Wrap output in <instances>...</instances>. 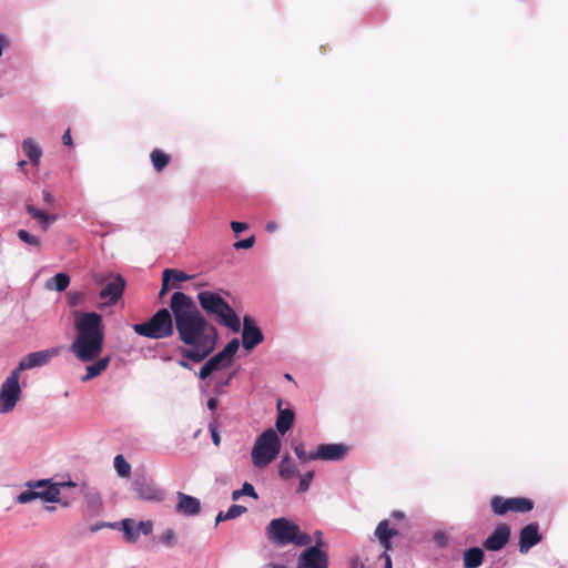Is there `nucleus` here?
<instances>
[{"instance_id":"28","label":"nucleus","mask_w":568,"mask_h":568,"mask_svg":"<svg viewBox=\"0 0 568 568\" xmlns=\"http://www.w3.org/2000/svg\"><path fill=\"white\" fill-rule=\"evenodd\" d=\"M51 283H53V288L58 292L64 291L70 284V277L65 273H58L48 282V287L52 288Z\"/></svg>"},{"instance_id":"2","label":"nucleus","mask_w":568,"mask_h":568,"mask_svg":"<svg viewBox=\"0 0 568 568\" xmlns=\"http://www.w3.org/2000/svg\"><path fill=\"white\" fill-rule=\"evenodd\" d=\"M77 336L70 349L83 363L94 361L103 349L104 331L102 316L95 312L75 313Z\"/></svg>"},{"instance_id":"38","label":"nucleus","mask_w":568,"mask_h":568,"mask_svg":"<svg viewBox=\"0 0 568 568\" xmlns=\"http://www.w3.org/2000/svg\"><path fill=\"white\" fill-rule=\"evenodd\" d=\"M139 535L143 534L145 536L150 535L153 530V523L151 520H142L136 524Z\"/></svg>"},{"instance_id":"52","label":"nucleus","mask_w":568,"mask_h":568,"mask_svg":"<svg viewBox=\"0 0 568 568\" xmlns=\"http://www.w3.org/2000/svg\"><path fill=\"white\" fill-rule=\"evenodd\" d=\"M217 404H219V400L216 398H210L207 400V407L211 409V410H214L216 407H217Z\"/></svg>"},{"instance_id":"48","label":"nucleus","mask_w":568,"mask_h":568,"mask_svg":"<svg viewBox=\"0 0 568 568\" xmlns=\"http://www.w3.org/2000/svg\"><path fill=\"white\" fill-rule=\"evenodd\" d=\"M170 287H172L170 282L162 281V287L160 290L159 297L162 298L165 295V293L169 291Z\"/></svg>"},{"instance_id":"39","label":"nucleus","mask_w":568,"mask_h":568,"mask_svg":"<svg viewBox=\"0 0 568 568\" xmlns=\"http://www.w3.org/2000/svg\"><path fill=\"white\" fill-rule=\"evenodd\" d=\"M209 363H211V365L215 368V369H219L221 367H226L229 366L230 364H226L225 359L223 358V356L217 353L215 354L214 356H212L210 359H209Z\"/></svg>"},{"instance_id":"23","label":"nucleus","mask_w":568,"mask_h":568,"mask_svg":"<svg viewBox=\"0 0 568 568\" xmlns=\"http://www.w3.org/2000/svg\"><path fill=\"white\" fill-rule=\"evenodd\" d=\"M27 212L36 220H38L42 224V229L45 231L48 229V224L54 222L57 220L55 215L48 214L32 204H27Z\"/></svg>"},{"instance_id":"11","label":"nucleus","mask_w":568,"mask_h":568,"mask_svg":"<svg viewBox=\"0 0 568 568\" xmlns=\"http://www.w3.org/2000/svg\"><path fill=\"white\" fill-rule=\"evenodd\" d=\"M264 339V335L262 331L256 326L254 320L245 315L243 317V329H242V345L243 347L251 352L258 344H261Z\"/></svg>"},{"instance_id":"15","label":"nucleus","mask_w":568,"mask_h":568,"mask_svg":"<svg viewBox=\"0 0 568 568\" xmlns=\"http://www.w3.org/2000/svg\"><path fill=\"white\" fill-rule=\"evenodd\" d=\"M510 537V527L506 524H499L495 530L484 541V547L489 551L503 549Z\"/></svg>"},{"instance_id":"4","label":"nucleus","mask_w":568,"mask_h":568,"mask_svg":"<svg viewBox=\"0 0 568 568\" xmlns=\"http://www.w3.org/2000/svg\"><path fill=\"white\" fill-rule=\"evenodd\" d=\"M266 537L275 546L306 547L312 544L313 537L302 531L300 526L286 517L272 519L266 526Z\"/></svg>"},{"instance_id":"40","label":"nucleus","mask_w":568,"mask_h":568,"mask_svg":"<svg viewBox=\"0 0 568 568\" xmlns=\"http://www.w3.org/2000/svg\"><path fill=\"white\" fill-rule=\"evenodd\" d=\"M255 243L254 236H250L247 239L237 241L234 243V248L241 250V248H251Z\"/></svg>"},{"instance_id":"29","label":"nucleus","mask_w":568,"mask_h":568,"mask_svg":"<svg viewBox=\"0 0 568 568\" xmlns=\"http://www.w3.org/2000/svg\"><path fill=\"white\" fill-rule=\"evenodd\" d=\"M398 531L394 528H389L387 520H382L375 530V535L378 539H392L393 537L397 536Z\"/></svg>"},{"instance_id":"25","label":"nucleus","mask_w":568,"mask_h":568,"mask_svg":"<svg viewBox=\"0 0 568 568\" xmlns=\"http://www.w3.org/2000/svg\"><path fill=\"white\" fill-rule=\"evenodd\" d=\"M162 275L163 282H170L172 287L178 286V283L180 282H184L192 278V276L187 275L186 273L174 268H165Z\"/></svg>"},{"instance_id":"21","label":"nucleus","mask_w":568,"mask_h":568,"mask_svg":"<svg viewBox=\"0 0 568 568\" xmlns=\"http://www.w3.org/2000/svg\"><path fill=\"white\" fill-rule=\"evenodd\" d=\"M294 412L292 409H280L277 418H276V429L284 435L287 433L294 423Z\"/></svg>"},{"instance_id":"50","label":"nucleus","mask_w":568,"mask_h":568,"mask_svg":"<svg viewBox=\"0 0 568 568\" xmlns=\"http://www.w3.org/2000/svg\"><path fill=\"white\" fill-rule=\"evenodd\" d=\"M8 47V40L4 36L0 34V57L3 53L4 48Z\"/></svg>"},{"instance_id":"56","label":"nucleus","mask_w":568,"mask_h":568,"mask_svg":"<svg viewBox=\"0 0 568 568\" xmlns=\"http://www.w3.org/2000/svg\"><path fill=\"white\" fill-rule=\"evenodd\" d=\"M241 496H242L241 489H239V490H234V491L232 493V499H233V500H237Z\"/></svg>"},{"instance_id":"9","label":"nucleus","mask_w":568,"mask_h":568,"mask_svg":"<svg viewBox=\"0 0 568 568\" xmlns=\"http://www.w3.org/2000/svg\"><path fill=\"white\" fill-rule=\"evenodd\" d=\"M61 351L62 347L58 346L30 353L19 362L18 366L14 369L21 374V372L23 371L44 366L49 364L53 357L58 356L61 353Z\"/></svg>"},{"instance_id":"60","label":"nucleus","mask_w":568,"mask_h":568,"mask_svg":"<svg viewBox=\"0 0 568 568\" xmlns=\"http://www.w3.org/2000/svg\"><path fill=\"white\" fill-rule=\"evenodd\" d=\"M103 526H104V525H103V524H101V525H97V526H94V527H91V531H92V532H94V531H97L98 529H100V528H101V527H103Z\"/></svg>"},{"instance_id":"41","label":"nucleus","mask_w":568,"mask_h":568,"mask_svg":"<svg viewBox=\"0 0 568 568\" xmlns=\"http://www.w3.org/2000/svg\"><path fill=\"white\" fill-rule=\"evenodd\" d=\"M214 371H216L209 361L201 367L199 372V377L201 379H206Z\"/></svg>"},{"instance_id":"46","label":"nucleus","mask_w":568,"mask_h":568,"mask_svg":"<svg viewBox=\"0 0 568 568\" xmlns=\"http://www.w3.org/2000/svg\"><path fill=\"white\" fill-rule=\"evenodd\" d=\"M314 540L316 542L314 546H318L321 548L324 545L323 532L321 530H316L314 532Z\"/></svg>"},{"instance_id":"31","label":"nucleus","mask_w":568,"mask_h":568,"mask_svg":"<svg viewBox=\"0 0 568 568\" xmlns=\"http://www.w3.org/2000/svg\"><path fill=\"white\" fill-rule=\"evenodd\" d=\"M114 468L120 477H129L131 474V465L125 460L122 455L114 457Z\"/></svg>"},{"instance_id":"61","label":"nucleus","mask_w":568,"mask_h":568,"mask_svg":"<svg viewBox=\"0 0 568 568\" xmlns=\"http://www.w3.org/2000/svg\"><path fill=\"white\" fill-rule=\"evenodd\" d=\"M19 168L23 169L27 165V162L24 160H21L18 162Z\"/></svg>"},{"instance_id":"5","label":"nucleus","mask_w":568,"mask_h":568,"mask_svg":"<svg viewBox=\"0 0 568 568\" xmlns=\"http://www.w3.org/2000/svg\"><path fill=\"white\" fill-rule=\"evenodd\" d=\"M281 442L273 428L264 430L252 449V460L255 467L263 468L270 465L278 455Z\"/></svg>"},{"instance_id":"3","label":"nucleus","mask_w":568,"mask_h":568,"mask_svg":"<svg viewBox=\"0 0 568 568\" xmlns=\"http://www.w3.org/2000/svg\"><path fill=\"white\" fill-rule=\"evenodd\" d=\"M197 301L203 312L217 324L234 333L240 332V317L221 295L211 291H202L197 294Z\"/></svg>"},{"instance_id":"42","label":"nucleus","mask_w":568,"mask_h":568,"mask_svg":"<svg viewBox=\"0 0 568 568\" xmlns=\"http://www.w3.org/2000/svg\"><path fill=\"white\" fill-rule=\"evenodd\" d=\"M241 493H242V495L250 496V497H252V498H254V499H257V498H258V495L256 494V491H255V489H254L253 485H251V484H250V483H247V481H245V483L243 484V487H242V489H241Z\"/></svg>"},{"instance_id":"18","label":"nucleus","mask_w":568,"mask_h":568,"mask_svg":"<svg viewBox=\"0 0 568 568\" xmlns=\"http://www.w3.org/2000/svg\"><path fill=\"white\" fill-rule=\"evenodd\" d=\"M176 513L184 516H195L201 511V503L197 498L182 491L176 493Z\"/></svg>"},{"instance_id":"17","label":"nucleus","mask_w":568,"mask_h":568,"mask_svg":"<svg viewBox=\"0 0 568 568\" xmlns=\"http://www.w3.org/2000/svg\"><path fill=\"white\" fill-rule=\"evenodd\" d=\"M540 540L541 536L538 530V524L531 523L526 525L519 534V551L521 554L528 552V550Z\"/></svg>"},{"instance_id":"26","label":"nucleus","mask_w":568,"mask_h":568,"mask_svg":"<svg viewBox=\"0 0 568 568\" xmlns=\"http://www.w3.org/2000/svg\"><path fill=\"white\" fill-rule=\"evenodd\" d=\"M150 159L152 162V165L156 172H162L165 166L170 163V155L164 153L163 151L159 149H154L151 154Z\"/></svg>"},{"instance_id":"20","label":"nucleus","mask_w":568,"mask_h":568,"mask_svg":"<svg viewBox=\"0 0 568 568\" xmlns=\"http://www.w3.org/2000/svg\"><path fill=\"white\" fill-rule=\"evenodd\" d=\"M22 151L33 166L39 165L42 150L32 138H28L22 142Z\"/></svg>"},{"instance_id":"36","label":"nucleus","mask_w":568,"mask_h":568,"mask_svg":"<svg viewBox=\"0 0 568 568\" xmlns=\"http://www.w3.org/2000/svg\"><path fill=\"white\" fill-rule=\"evenodd\" d=\"M37 490L36 488H32V489H28V490H24L22 491L19 496H18V501L20 504H27L33 499H37Z\"/></svg>"},{"instance_id":"45","label":"nucleus","mask_w":568,"mask_h":568,"mask_svg":"<svg viewBox=\"0 0 568 568\" xmlns=\"http://www.w3.org/2000/svg\"><path fill=\"white\" fill-rule=\"evenodd\" d=\"M68 297H69V304L71 306H77L79 304V302L83 298V294L82 293H69Z\"/></svg>"},{"instance_id":"24","label":"nucleus","mask_w":568,"mask_h":568,"mask_svg":"<svg viewBox=\"0 0 568 568\" xmlns=\"http://www.w3.org/2000/svg\"><path fill=\"white\" fill-rule=\"evenodd\" d=\"M278 474L283 479H291L298 474V470L290 456L282 458L278 466Z\"/></svg>"},{"instance_id":"32","label":"nucleus","mask_w":568,"mask_h":568,"mask_svg":"<svg viewBox=\"0 0 568 568\" xmlns=\"http://www.w3.org/2000/svg\"><path fill=\"white\" fill-rule=\"evenodd\" d=\"M293 448H294L295 455L302 463L315 460V450L306 452L305 445L303 443H298V444L294 445Z\"/></svg>"},{"instance_id":"30","label":"nucleus","mask_w":568,"mask_h":568,"mask_svg":"<svg viewBox=\"0 0 568 568\" xmlns=\"http://www.w3.org/2000/svg\"><path fill=\"white\" fill-rule=\"evenodd\" d=\"M239 347H240L239 339L237 338H233L219 353L223 356V358L225 359L226 364L231 365V363L233 362V357L236 354Z\"/></svg>"},{"instance_id":"59","label":"nucleus","mask_w":568,"mask_h":568,"mask_svg":"<svg viewBox=\"0 0 568 568\" xmlns=\"http://www.w3.org/2000/svg\"><path fill=\"white\" fill-rule=\"evenodd\" d=\"M179 364H180V366H182V367H184V368H190L189 363H187V362H185V361H181Z\"/></svg>"},{"instance_id":"33","label":"nucleus","mask_w":568,"mask_h":568,"mask_svg":"<svg viewBox=\"0 0 568 568\" xmlns=\"http://www.w3.org/2000/svg\"><path fill=\"white\" fill-rule=\"evenodd\" d=\"M18 237L26 244L33 245V246H40V240L37 236L30 234L26 230H19Z\"/></svg>"},{"instance_id":"37","label":"nucleus","mask_w":568,"mask_h":568,"mask_svg":"<svg viewBox=\"0 0 568 568\" xmlns=\"http://www.w3.org/2000/svg\"><path fill=\"white\" fill-rule=\"evenodd\" d=\"M247 508L244 507V506H241V505H232L227 511H226V517L231 518V519H234L239 516H241L242 514L246 513Z\"/></svg>"},{"instance_id":"54","label":"nucleus","mask_w":568,"mask_h":568,"mask_svg":"<svg viewBox=\"0 0 568 568\" xmlns=\"http://www.w3.org/2000/svg\"><path fill=\"white\" fill-rule=\"evenodd\" d=\"M382 557L385 559V568H392L390 557L386 552H383Z\"/></svg>"},{"instance_id":"49","label":"nucleus","mask_w":568,"mask_h":568,"mask_svg":"<svg viewBox=\"0 0 568 568\" xmlns=\"http://www.w3.org/2000/svg\"><path fill=\"white\" fill-rule=\"evenodd\" d=\"M43 201L44 203L51 205L54 202V197L50 192L43 191Z\"/></svg>"},{"instance_id":"53","label":"nucleus","mask_w":568,"mask_h":568,"mask_svg":"<svg viewBox=\"0 0 568 568\" xmlns=\"http://www.w3.org/2000/svg\"><path fill=\"white\" fill-rule=\"evenodd\" d=\"M230 518L226 517V513L220 511L216 516L215 523L216 525L221 521L229 520Z\"/></svg>"},{"instance_id":"43","label":"nucleus","mask_w":568,"mask_h":568,"mask_svg":"<svg viewBox=\"0 0 568 568\" xmlns=\"http://www.w3.org/2000/svg\"><path fill=\"white\" fill-rule=\"evenodd\" d=\"M209 430L211 433V437H212L214 445L219 446L221 443V437H220L217 426L215 425V423H210Z\"/></svg>"},{"instance_id":"35","label":"nucleus","mask_w":568,"mask_h":568,"mask_svg":"<svg viewBox=\"0 0 568 568\" xmlns=\"http://www.w3.org/2000/svg\"><path fill=\"white\" fill-rule=\"evenodd\" d=\"M313 478H314V471L313 470L307 471L306 474H304L301 477V479H300L298 490L302 491V493L307 491Z\"/></svg>"},{"instance_id":"16","label":"nucleus","mask_w":568,"mask_h":568,"mask_svg":"<svg viewBox=\"0 0 568 568\" xmlns=\"http://www.w3.org/2000/svg\"><path fill=\"white\" fill-rule=\"evenodd\" d=\"M347 452L344 444H322L315 449V460H342Z\"/></svg>"},{"instance_id":"6","label":"nucleus","mask_w":568,"mask_h":568,"mask_svg":"<svg viewBox=\"0 0 568 568\" xmlns=\"http://www.w3.org/2000/svg\"><path fill=\"white\" fill-rule=\"evenodd\" d=\"M534 500L527 497H510L494 496L490 499V507L495 515L504 516L507 513H529L534 509Z\"/></svg>"},{"instance_id":"55","label":"nucleus","mask_w":568,"mask_h":568,"mask_svg":"<svg viewBox=\"0 0 568 568\" xmlns=\"http://www.w3.org/2000/svg\"><path fill=\"white\" fill-rule=\"evenodd\" d=\"M435 539L443 545L445 540V535L443 532H438L436 534Z\"/></svg>"},{"instance_id":"47","label":"nucleus","mask_w":568,"mask_h":568,"mask_svg":"<svg viewBox=\"0 0 568 568\" xmlns=\"http://www.w3.org/2000/svg\"><path fill=\"white\" fill-rule=\"evenodd\" d=\"M62 142L64 145H68V146H71L72 145V136H71V132H70V129H68L63 136H62Z\"/></svg>"},{"instance_id":"34","label":"nucleus","mask_w":568,"mask_h":568,"mask_svg":"<svg viewBox=\"0 0 568 568\" xmlns=\"http://www.w3.org/2000/svg\"><path fill=\"white\" fill-rule=\"evenodd\" d=\"M160 541L168 547H173L175 545V532L173 529L163 531L160 536Z\"/></svg>"},{"instance_id":"10","label":"nucleus","mask_w":568,"mask_h":568,"mask_svg":"<svg viewBox=\"0 0 568 568\" xmlns=\"http://www.w3.org/2000/svg\"><path fill=\"white\" fill-rule=\"evenodd\" d=\"M296 568H328V554L318 546H306L297 558Z\"/></svg>"},{"instance_id":"51","label":"nucleus","mask_w":568,"mask_h":568,"mask_svg":"<svg viewBox=\"0 0 568 568\" xmlns=\"http://www.w3.org/2000/svg\"><path fill=\"white\" fill-rule=\"evenodd\" d=\"M381 545L384 547L385 551L387 554V551L392 548V544H390V539H378Z\"/></svg>"},{"instance_id":"19","label":"nucleus","mask_w":568,"mask_h":568,"mask_svg":"<svg viewBox=\"0 0 568 568\" xmlns=\"http://www.w3.org/2000/svg\"><path fill=\"white\" fill-rule=\"evenodd\" d=\"M484 550L479 547H471L463 554L464 568H478L484 561Z\"/></svg>"},{"instance_id":"58","label":"nucleus","mask_w":568,"mask_h":568,"mask_svg":"<svg viewBox=\"0 0 568 568\" xmlns=\"http://www.w3.org/2000/svg\"><path fill=\"white\" fill-rule=\"evenodd\" d=\"M393 516L395 518L402 519L404 517V514L402 511H394Z\"/></svg>"},{"instance_id":"57","label":"nucleus","mask_w":568,"mask_h":568,"mask_svg":"<svg viewBox=\"0 0 568 568\" xmlns=\"http://www.w3.org/2000/svg\"><path fill=\"white\" fill-rule=\"evenodd\" d=\"M275 229H276V224H275V223H273V222H271V223H268V224L266 225V230H267L268 232H273Z\"/></svg>"},{"instance_id":"14","label":"nucleus","mask_w":568,"mask_h":568,"mask_svg":"<svg viewBox=\"0 0 568 568\" xmlns=\"http://www.w3.org/2000/svg\"><path fill=\"white\" fill-rule=\"evenodd\" d=\"M125 280L121 275H115L99 293L101 300L108 306L114 305L123 295Z\"/></svg>"},{"instance_id":"27","label":"nucleus","mask_w":568,"mask_h":568,"mask_svg":"<svg viewBox=\"0 0 568 568\" xmlns=\"http://www.w3.org/2000/svg\"><path fill=\"white\" fill-rule=\"evenodd\" d=\"M122 530L124 532V538L129 542H134L139 539V531L136 524L131 518H125L121 521Z\"/></svg>"},{"instance_id":"62","label":"nucleus","mask_w":568,"mask_h":568,"mask_svg":"<svg viewBox=\"0 0 568 568\" xmlns=\"http://www.w3.org/2000/svg\"><path fill=\"white\" fill-rule=\"evenodd\" d=\"M272 567H273V568H286V567H285V566H283V565H273Z\"/></svg>"},{"instance_id":"44","label":"nucleus","mask_w":568,"mask_h":568,"mask_svg":"<svg viewBox=\"0 0 568 568\" xmlns=\"http://www.w3.org/2000/svg\"><path fill=\"white\" fill-rule=\"evenodd\" d=\"M231 229L233 230L234 233L239 234L241 232L246 231L248 229V225L244 222L233 221L231 222Z\"/></svg>"},{"instance_id":"22","label":"nucleus","mask_w":568,"mask_h":568,"mask_svg":"<svg viewBox=\"0 0 568 568\" xmlns=\"http://www.w3.org/2000/svg\"><path fill=\"white\" fill-rule=\"evenodd\" d=\"M110 356L98 359L94 364L87 366V374L82 377V382H88L99 376L110 364Z\"/></svg>"},{"instance_id":"7","label":"nucleus","mask_w":568,"mask_h":568,"mask_svg":"<svg viewBox=\"0 0 568 568\" xmlns=\"http://www.w3.org/2000/svg\"><path fill=\"white\" fill-rule=\"evenodd\" d=\"M20 373L13 369L4 379L0 389V413L12 410L20 398Z\"/></svg>"},{"instance_id":"13","label":"nucleus","mask_w":568,"mask_h":568,"mask_svg":"<svg viewBox=\"0 0 568 568\" xmlns=\"http://www.w3.org/2000/svg\"><path fill=\"white\" fill-rule=\"evenodd\" d=\"M29 486L36 488L38 498L49 503H57L59 501L60 487H75V484L67 481L48 485L47 480H39L34 485L29 484Z\"/></svg>"},{"instance_id":"12","label":"nucleus","mask_w":568,"mask_h":568,"mask_svg":"<svg viewBox=\"0 0 568 568\" xmlns=\"http://www.w3.org/2000/svg\"><path fill=\"white\" fill-rule=\"evenodd\" d=\"M132 489L139 499L161 500L162 490L145 476H138L132 483Z\"/></svg>"},{"instance_id":"8","label":"nucleus","mask_w":568,"mask_h":568,"mask_svg":"<svg viewBox=\"0 0 568 568\" xmlns=\"http://www.w3.org/2000/svg\"><path fill=\"white\" fill-rule=\"evenodd\" d=\"M20 373L13 369L4 379L0 389V413L12 410L20 398Z\"/></svg>"},{"instance_id":"1","label":"nucleus","mask_w":568,"mask_h":568,"mask_svg":"<svg viewBox=\"0 0 568 568\" xmlns=\"http://www.w3.org/2000/svg\"><path fill=\"white\" fill-rule=\"evenodd\" d=\"M178 333L179 341L186 347H180L183 358L194 363L204 361L215 348L217 329L199 310L191 296L174 292L170 310L160 308L146 322L134 324L133 331L151 339L169 338Z\"/></svg>"}]
</instances>
